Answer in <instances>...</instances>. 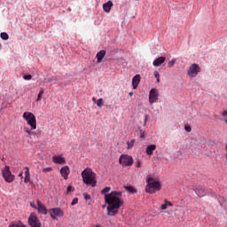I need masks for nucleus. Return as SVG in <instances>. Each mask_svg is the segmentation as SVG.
Here are the masks:
<instances>
[{"mask_svg": "<svg viewBox=\"0 0 227 227\" xmlns=\"http://www.w3.org/2000/svg\"><path fill=\"white\" fill-rule=\"evenodd\" d=\"M96 176L97 174H95L91 168H85L82 172V182L83 184H86V185L97 187V180H95Z\"/></svg>", "mask_w": 227, "mask_h": 227, "instance_id": "f03ea898", "label": "nucleus"}, {"mask_svg": "<svg viewBox=\"0 0 227 227\" xmlns=\"http://www.w3.org/2000/svg\"><path fill=\"white\" fill-rule=\"evenodd\" d=\"M165 203L167 204V207H173V203L168 200H165Z\"/></svg>", "mask_w": 227, "mask_h": 227, "instance_id": "72a5a7b5", "label": "nucleus"}, {"mask_svg": "<svg viewBox=\"0 0 227 227\" xmlns=\"http://www.w3.org/2000/svg\"><path fill=\"white\" fill-rule=\"evenodd\" d=\"M129 97H132L134 95V92H129Z\"/></svg>", "mask_w": 227, "mask_h": 227, "instance_id": "c03bdc74", "label": "nucleus"}, {"mask_svg": "<svg viewBox=\"0 0 227 227\" xmlns=\"http://www.w3.org/2000/svg\"><path fill=\"white\" fill-rule=\"evenodd\" d=\"M106 57V50H101L98 51L96 55L97 58V63H101L102 59Z\"/></svg>", "mask_w": 227, "mask_h": 227, "instance_id": "f3484780", "label": "nucleus"}, {"mask_svg": "<svg viewBox=\"0 0 227 227\" xmlns=\"http://www.w3.org/2000/svg\"><path fill=\"white\" fill-rule=\"evenodd\" d=\"M141 166H143V161H141V160H137L136 168H141Z\"/></svg>", "mask_w": 227, "mask_h": 227, "instance_id": "c756f323", "label": "nucleus"}, {"mask_svg": "<svg viewBox=\"0 0 227 227\" xmlns=\"http://www.w3.org/2000/svg\"><path fill=\"white\" fill-rule=\"evenodd\" d=\"M22 175H24V172H20V174H19V176L20 177V178H22Z\"/></svg>", "mask_w": 227, "mask_h": 227, "instance_id": "37998d69", "label": "nucleus"}, {"mask_svg": "<svg viewBox=\"0 0 227 227\" xmlns=\"http://www.w3.org/2000/svg\"><path fill=\"white\" fill-rule=\"evenodd\" d=\"M157 149V145H150L146 147L145 149V153H146V155H153V152H155V150Z\"/></svg>", "mask_w": 227, "mask_h": 227, "instance_id": "2eb2a0df", "label": "nucleus"}, {"mask_svg": "<svg viewBox=\"0 0 227 227\" xmlns=\"http://www.w3.org/2000/svg\"><path fill=\"white\" fill-rule=\"evenodd\" d=\"M146 182L147 184L145 186V192H147V194H155L157 191H160L161 185L157 179L152 177L151 176H147Z\"/></svg>", "mask_w": 227, "mask_h": 227, "instance_id": "7ed1b4c3", "label": "nucleus"}, {"mask_svg": "<svg viewBox=\"0 0 227 227\" xmlns=\"http://www.w3.org/2000/svg\"><path fill=\"white\" fill-rule=\"evenodd\" d=\"M145 136H146V134L145 133V131H140V137L143 139L145 138Z\"/></svg>", "mask_w": 227, "mask_h": 227, "instance_id": "58836bf2", "label": "nucleus"}, {"mask_svg": "<svg viewBox=\"0 0 227 227\" xmlns=\"http://www.w3.org/2000/svg\"><path fill=\"white\" fill-rule=\"evenodd\" d=\"M52 171V168L51 167H49V168H45L43 169V173H49Z\"/></svg>", "mask_w": 227, "mask_h": 227, "instance_id": "c85d7f7f", "label": "nucleus"}, {"mask_svg": "<svg viewBox=\"0 0 227 227\" xmlns=\"http://www.w3.org/2000/svg\"><path fill=\"white\" fill-rule=\"evenodd\" d=\"M119 164L123 167L132 166L134 164V159L128 154H121L119 158Z\"/></svg>", "mask_w": 227, "mask_h": 227, "instance_id": "39448f33", "label": "nucleus"}, {"mask_svg": "<svg viewBox=\"0 0 227 227\" xmlns=\"http://www.w3.org/2000/svg\"><path fill=\"white\" fill-rule=\"evenodd\" d=\"M77 203H79V199L78 198H74L72 200L71 205H72V207H74V205H77Z\"/></svg>", "mask_w": 227, "mask_h": 227, "instance_id": "cd10ccee", "label": "nucleus"}, {"mask_svg": "<svg viewBox=\"0 0 227 227\" xmlns=\"http://www.w3.org/2000/svg\"><path fill=\"white\" fill-rule=\"evenodd\" d=\"M0 36H1L2 40H8V38H10V35H8V34H6V32H2L0 34Z\"/></svg>", "mask_w": 227, "mask_h": 227, "instance_id": "4be33fe9", "label": "nucleus"}, {"mask_svg": "<svg viewBox=\"0 0 227 227\" xmlns=\"http://www.w3.org/2000/svg\"><path fill=\"white\" fill-rule=\"evenodd\" d=\"M225 123H227V119L224 120Z\"/></svg>", "mask_w": 227, "mask_h": 227, "instance_id": "49530a36", "label": "nucleus"}, {"mask_svg": "<svg viewBox=\"0 0 227 227\" xmlns=\"http://www.w3.org/2000/svg\"><path fill=\"white\" fill-rule=\"evenodd\" d=\"M52 162H54V164H65V157L61 155H54L52 157Z\"/></svg>", "mask_w": 227, "mask_h": 227, "instance_id": "4468645a", "label": "nucleus"}, {"mask_svg": "<svg viewBox=\"0 0 227 227\" xmlns=\"http://www.w3.org/2000/svg\"><path fill=\"white\" fill-rule=\"evenodd\" d=\"M92 100H93V102H95V100H96L95 98H92Z\"/></svg>", "mask_w": 227, "mask_h": 227, "instance_id": "a18cd8bd", "label": "nucleus"}, {"mask_svg": "<svg viewBox=\"0 0 227 227\" xmlns=\"http://www.w3.org/2000/svg\"><path fill=\"white\" fill-rule=\"evenodd\" d=\"M111 187L106 186L101 191V194L105 195V201L108 205L106 207L107 215L114 216L120 212V208L123 207V200H121V192L114 191L110 193Z\"/></svg>", "mask_w": 227, "mask_h": 227, "instance_id": "f257e3e1", "label": "nucleus"}, {"mask_svg": "<svg viewBox=\"0 0 227 227\" xmlns=\"http://www.w3.org/2000/svg\"><path fill=\"white\" fill-rule=\"evenodd\" d=\"M28 224L30 227H42V223L35 214H30L28 217Z\"/></svg>", "mask_w": 227, "mask_h": 227, "instance_id": "1a4fd4ad", "label": "nucleus"}, {"mask_svg": "<svg viewBox=\"0 0 227 227\" xmlns=\"http://www.w3.org/2000/svg\"><path fill=\"white\" fill-rule=\"evenodd\" d=\"M111 8H113V2L111 0L103 4V10L106 13H109L111 12Z\"/></svg>", "mask_w": 227, "mask_h": 227, "instance_id": "dca6fc26", "label": "nucleus"}, {"mask_svg": "<svg viewBox=\"0 0 227 227\" xmlns=\"http://www.w3.org/2000/svg\"><path fill=\"white\" fill-rule=\"evenodd\" d=\"M9 227H26V225L22 224V222L19 221L17 223H11Z\"/></svg>", "mask_w": 227, "mask_h": 227, "instance_id": "aec40b11", "label": "nucleus"}, {"mask_svg": "<svg viewBox=\"0 0 227 227\" xmlns=\"http://www.w3.org/2000/svg\"><path fill=\"white\" fill-rule=\"evenodd\" d=\"M31 180L30 176H25L24 183L27 184Z\"/></svg>", "mask_w": 227, "mask_h": 227, "instance_id": "2f4dec72", "label": "nucleus"}, {"mask_svg": "<svg viewBox=\"0 0 227 227\" xmlns=\"http://www.w3.org/2000/svg\"><path fill=\"white\" fill-rule=\"evenodd\" d=\"M43 97V90H41L37 95L36 101L37 102H42V98Z\"/></svg>", "mask_w": 227, "mask_h": 227, "instance_id": "412c9836", "label": "nucleus"}, {"mask_svg": "<svg viewBox=\"0 0 227 227\" xmlns=\"http://www.w3.org/2000/svg\"><path fill=\"white\" fill-rule=\"evenodd\" d=\"M61 176L64 180H68V176L70 175V168L68 166H64L60 169Z\"/></svg>", "mask_w": 227, "mask_h": 227, "instance_id": "f8f14e48", "label": "nucleus"}, {"mask_svg": "<svg viewBox=\"0 0 227 227\" xmlns=\"http://www.w3.org/2000/svg\"><path fill=\"white\" fill-rule=\"evenodd\" d=\"M96 104L98 106V107H102V106H104V99L99 98L96 101Z\"/></svg>", "mask_w": 227, "mask_h": 227, "instance_id": "5701e85b", "label": "nucleus"}, {"mask_svg": "<svg viewBox=\"0 0 227 227\" xmlns=\"http://www.w3.org/2000/svg\"><path fill=\"white\" fill-rule=\"evenodd\" d=\"M226 160H227V153H226Z\"/></svg>", "mask_w": 227, "mask_h": 227, "instance_id": "de8ad7c7", "label": "nucleus"}, {"mask_svg": "<svg viewBox=\"0 0 227 227\" xmlns=\"http://www.w3.org/2000/svg\"><path fill=\"white\" fill-rule=\"evenodd\" d=\"M74 191H75V189L74 188V186H72V185H68V186H67V192H74Z\"/></svg>", "mask_w": 227, "mask_h": 227, "instance_id": "7c9ffc66", "label": "nucleus"}, {"mask_svg": "<svg viewBox=\"0 0 227 227\" xmlns=\"http://www.w3.org/2000/svg\"><path fill=\"white\" fill-rule=\"evenodd\" d=\"M125 189L128 191V192H131V194H136V192H137L136 188H134L132 185L125 186Z\"/></svg>", "mask_w": 227, "mask_h": 227, "instance_id": "6ab92c4d", "label": "nucleus"}, {"mask_svg": "<svg viewBox=\"0 0 227 227\" xmlns=\"http://www.w3.org/2000/svg\"><path fill=\"white\" fill-rule=\"evenodd\" d=\"M26 171H25V176H30V174H29V168H26Z\"/></svg>", "mask_w": 227, "mask_h": 227, "instance_id": "e433bc0d", "label": "nucleus"}, {"mask_svg": "<svg viewBox=\"0 0 227 227\" xmlns=\"http://www.w3.org/2000/svg\"><path fill=\"white\" fill-rule=\"evenodd\" d=\"M49 214L51 219H54L55 221L58 220V217H63L64 215L63 210L59 207L49 209Z\"/></svg>", "mask_w": 227, "mask_h": 227, "instance_id": "0eeeda50", "label": "nucleus"}, {"mask_svg": "<svg viewBox=\"0 0 227 227\" xmlns=\"http://www.w3.org/2000/svg\"><path fill=\"white\" fill-rule=\"evenodd\" d=\"M161 210H166L168 208V204L165 202V204H162L160 207Z\"/></svg>", "mask_w": 227, "mask_h": 227, "instance_id": "c9c22d12", "label": "nucleus"}, {"mask_svg": "<svg viewBox=\"0 0 227 227\" xmlns=\"http://www.w3.org/2000/svg\"><path fill=\"white\" fill-rule=\"evenodd\" d=\"M22 118L27 121V125L30 126L31 130H36V116L31 112H25Z\"/></svg>", "mask_w": 227, "mask_h": 227, "instance_id": "20e7f679", "label": "nucleus"}, {"mask_svg": "<svg viewBox=\"0 0 227 227\" xmlns=\"http://www.w3.org/2000/svg\"><path fill=\"white\" fill-rule=\"evenodd\" d=\"M24 130H25V132H27V134L31 136V130H29V128H24Z\"/></svg>", "mask_w": 227, "mask_h": 227, "instance_id": "4c0bfd02", "label": "nucleus"}, {"mask_svg": "<svg viewBox=\"0 0 227 227\" xmlns=\"http://www.w3.org/2000/svg\"><path fill=\"white\" fill-rule=\"evenodd\" d=\"M30 207H32V208H36V205L35 204V202H31Z\"/></svg>", "mask_w": 227, "mask_h": 227, "instance_id": "ea45409f", "label": "nucleus"}, {"mask_svg": "<svg viewBox=\"0 0 227 227\" xmlns=\"http://www.w3.org/2000/svg\"><path fill=\"white\" fill-rule=\"evenodd\" d=\"M36 203L39 214H43V215H47V207H45V205H43L42 201H40V200H37Z\"/></svg>", "mask_w": 227, "mask_h": 227, "instance_id": "9b49d317", "label": "nucleus"}, {"mask_svg": "<svg viewBox=\"0 0 227 227\" xmlns=\"http://www.w3.org/2000/svg\"><path fill=\"white\" fill-rule=\"evenodd\" d=\"M23 79H25V81H31V79H33V76L31 74L24 75Z\"/></svg>", "mask_w": 227, "mask_h": 227, "instance_id": "bb28decb", "label": "nucleus"}, {"mask_svg": "<svg viewBox=\"0 0 227 227\" xmlns=\"http://www.w3.org/2000/svg\"><path fill=\"white\" fill-rule=\"evenodd\" d=\"M3 177L4 178L5 182L8 184H12L15 180V176L12 174V171H10V167L5 166L4 169H2Z\"/></svg>", "mask_w": 227, "mask_h": 227, "instance_id": "423d86ee", "label": "nucleus"}, {"mask_svg": "<svg viewBox=\"0 0 227 227\" xmlns=\"http://www.w3.org/2000/svg\"><path fill=\"white\" fill-rule=\"evenodd\" d=\"M134 143H136V140L133 139L131 140L130 142H128L127 145H128V149H130L134 146Z\"/></svg>", "mask_w": 227, "mask_h": 227, "instance_id": "a878e982", "label": "nucleus"}, {"mask_svg": "<svg viewBox=\"0 0 227 227\" xmlns=\"http://www.w3.org/2000/svg\"><path fill=\"white\" fill-rule=\"evenodd\" d=\"M157 100H159V92H157V90L152 89L149 92V103L155 104Z\"/></svg>", "mask_w": 227, "mask_h": 227, "instance_id": "9d476101", "label": "nucleus"}, {"mask_svg": "<svg viewBox=\"0 0 227 227\" xmlns=\"http://www.w3.org/2000/svg\"><path fill=\"white\" fill-rule=\"evenodd\" d=\"M146 121H148V114L145 115V123H146Z\"/></svg>", "mask_w": 227, "mask_h": 227, "instance_id": "a19ab883", "label": "nucleus"}, {"mask_svg": "<svg viewBox=\"0 0 227 227\" xmlns=\"http://www.w3.org/2000/svg\"><path fill=\"white\" fill-rule=\"evenodd\" d=\"M184 130H186V132H191L192 129L191 128V126H184Z\"/></svg>", "mask_w": 227, "mask_h": 227, "instance_id": "473e14b6", "label": "nucleus"}, {"mask_svg": "<svg viewBox=\"0 0 227 227\" xmlns=\"http://www.w3.org/2000/svg\"><path fill=\"white\" fill-rule=\"evenodd\" d=\"M154 77H155L157 82H160V74H159L158 71L154 72Z\"/></svg>", "mask_w": 227, "mask_h": 227, "instance_id": "393cba45", "label": "nucleus"}, {"mask_svg": "<svg viewBox=\"0 0 227 227\" xmlns=\"http://www.w3.org/2000/svg\"><path fill=\"white\" fill-rule=\"evenodd\" d=\"M175 63H176V59H175L170 60V61H168V68H172V67L175 66Z\"/></svg>", "mask_w": 227, "mask_h": 227, "instance_id": "b1692460", "label": "nucleus"}, {"mask_svg": "<svg viewBox=\"0 0 227 227\" xmlns=\"http://www.w3.org/2000/svg\"><path fill=\"white\" fill-rule=\"evenodd\" d=\"M164 61H166V57H159L153 60V67H160Z\"/></svg>", "mask_w": 227, "mask_h": 227, "instance_id": "a211bd4d", "label": "nucleus"}, {"mask_svg": "<svg viewBox=\"0 0 227 227\" xmlns=\"http://www.w3.org/2000/svg\"><path fill=\"white\" fill-rule=\"evenodd\" d=\"M200 72H201V68L200 67V66H198L197 64H192V66H190L187 74L190 77H196V75H198Z\"/></svg>", "mask_w": 227, "mask_h": 227, "instance_id": "6e6552de", "label": "nucleus"}, {"mask_svg": "<svg viewBox=\"0 0 227 227\" xmlns=\"http://www.w3.org/2000/svg\"><path fill=\"white\" fill-rule=\"evenodd\" d=\"M141 82V75L136 74L132 79L133 90H137L139 83Z\"/></svg>", "mask_w": 227, "mask_h": 227, "instance_id": "ddd939ff", "label": "nucleus"}, {"mask_svg": "<svg viewBox=\"0 0 227 227\" xmlns=\"http://www.w3.org/2000/svg\"><path fill=\"white\" fill-rule=\"evenodd\" d=\"M84 200H91V196L88 193H84Z\"/></svg>", "mask_w": 227, "mask_h": 227, "instance_id": "f704fd0d", "label": "nucleus"}, {"mask_svg": "<svg viewBox=\"0 0 227 227\" xmlns=\"http://www.w3.org/2000/svg\"><path fill=\"white\" fill-rule=\"evenodd\" d=\"M223 116H227V111L222 113Z\"/></svg>", "mask_w": 227, "mask_h": 227, "instance_id": "79ce46f5", "label": "nucleus"}]
</instances>
